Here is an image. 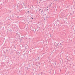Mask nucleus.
<instances>
[{
  "instance_id": "1",
  "label": "nucleus",
  "mask_w": 75,
  "mask_h": 75,
  "mask_svg": "<svg viewBox=\"0 0 75 75\" xmlns=\"http://www.w3.org/2000/svg\"><path fill=\"white\" fill-rule=\"evenodd\" d=\"M23 5L24 6H25V4H24V2H23Z\"/></svg>"
},
{
  "instance_id": "7",
  "label": "nucleus",
  "mask_w": 75,
  "mask_h": 75,
  "mask_svg": "<svg viewBox=\"0 0 75 75\" xmlns=\"http://www.w3.org/2000/svg\"><path fill=\"white\" fill-rule=\"evenodd\" d=\"M61 43L60 44V45H61Z\"/></svg>"
},
{
  "instance_id": "12",
  "label": "nucleus",
  "mask_w": 75,
  "mask_h": 75,
  "mask_svg": "<svg viewBox=\"0 0 75 75\" xmlns=\"http://www.w3.org/2000/svg\"><path fill=\"white\" fill-rule=\"evenodd\" d=\"M50 37H51V35H50Z\"/></svg>"
},
{
  "instance_id": "2",
  "label": "nucleus",
  "mask_w": 75,
  "mask_h": 75,
  "mask_svg": "<svg viewBox=\"0 0 75 75\" xmlns=\"http://www.w3.org/2000/svg\"><path fill=\"white\" fill-rule=\"evenodd\" d=\"M56 48H58V45H56Z\"/></svg>"
},
{
  "instance_id": "8",
  "label": "nucleus",
  "mask_w": 75,
  "mask_h": 75,
  "mask_svg": "<svg viewBox=\"0 0 75 75\" xmlns=\"http://www.w3.org/2000/svg\"><path fill=\"white\" fill-rule=\"evenodd\" d=\"M25 8H27V6H26V7H25Z\"/></svg>"
},
{
  "instance_id": "6",
  "label": "nucleus",
  "mask_w": 75,
  "mask_h": 75,
  "mask_svg": "<svg viewBox=\"0 0 75 75\" xmlns=\"http://www.w3.org/2000/svg\"><path fill=\"white\" fill-rule=\"evenodd\" d=\"M48 10H49L48 9H47V11H48Z\"/></svg>"
},
{
  "instance_id": "3",
  "label": "nucleus",
  "mask_w": 75,
  "mask_h": 75,
  "mask_svg": "<svg viewBox=\"0 0 75 75\" xmlns=\"http://www.w3.org/2000/svg\"><path fill=\"white\" fill-rule=\"evenodd\" d=\"M41 10L42 11H41V13H42V12H43V10L42 9Z\"/></svg>"
},
{
  "instance_id": "10",
  "label": "nucleus",
  "mask_w": 75,
  "mask_h": 75,
  "mask_svg": "<svg viewBox=\"0 0 75 75\" xmlns=\"http://www.w3.org/2000/svg\"><path fill=\"white\" fill-rule=\"evenodd\" d=\"M40 10H41V9H40Z\"/></svg>"
},
{
  "instance_id": "11",
  "label": "nucleus",
  "mask_w": 75,
  "mask_h": 75,
  "mask_svg": "<svg viewBox=\"0 0 75 75\" xmlns=\"http://www.w3.org/2000/svg\"><path fill=\"white\" fill-rule=\"evenodd\" d=\"M66 19H67V18H66Z\"/></svg>"
},
{
  "instance_id": "4",
  "label": "nucleus",
  "mask_w": 75,
  "mask_h": 75,
  "mask_svg": "<svg viewBox=\"0 0 75 75\" xmlns=\"http://www.w3.org/2000/svg\"><path fill=\"white\" fill-rule=\"evenodd\" d=\"M31 18H32L33 20L34 19V18H32V17H31Z\"/></svg>"
},
{
  "instance_id": "5",
  "label": "nucleus",
  "mask_w": 75,
  "mask_h": 75,
  "mask_svg": "<svg viewBox=\"0 0 75 75\" xmlns=\"http://www.w3.org/2000/svg\"><path fill=\"white\" fill-rule=\"evenodd\" d=\"M28 13H29V14L30 13V11H28Z\"/></svg>"
},
{
  "instance_id": "9",
  "label": "nucleus",
  "mask_w": 75,
  "mask_h": 75,
  "mask_svg": "<svg viewBox=\"0 0 75 75\" xmlns=\"http://www.w3.org/2000/svg\"><path fill=\"white\" fill-rule=\"evenodd\" d=\"M47 8H48V7H47Z\"/></svg>"
}]
</instances>
